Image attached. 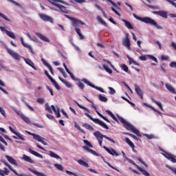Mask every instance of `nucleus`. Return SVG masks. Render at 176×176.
<instances>
[{"label":"nucleus","mask_w":176,"mask_h":176,"mask_svg":"<svg viewBox=\"0 0 176 176\" xmlns=\"http://www.w3.org/2000/svg\"><path fill=\"white\" fill-rule=\"evenodd\" d=\"M118 120H120V122L122 124H124V127L126 130H129V131H131L134 134H136V135H138V137H141V133H140V131H138V129L135 128L133 124H130L129 122L126 121V120H124L123 118H122L119 116H118Z\"/></svg>","instance_id":"f257e3e1"},{"label":"nucleus","mask_w":176,"mask_h":176,"mask_svg":"<svg viewBox=\"0 0 176 176\" xmlns=\"http://www.w3.org/2000/svg\"><path fill=\"white\" fill-rule=\"evenodd\" d=\"M133 16L137 20H140V21H142V23H145V24H150V25H154V27H155V28H157V30H163V28L160 26L159 24H157L156 21H155L154 19H152L150 17L146 16L142 18L137 16V14H133Z\"/></svg>","instance_id":"f03ea898"},{"label":"nucleus","mask_w":176,"mask_h":176,"mask_svg":"<svg viewBox=\"0 0 176 176\" xmlns=\"http://www.w3.org/2000/svg\"><path fill=\"white\" fill-rule=\"evenodd\" d=\"M48 2H50V3H52V5H54V6H56V8H58L60 12H62V13H66L67 14L69 13V10L67 9V7L61 4L57 3H64V2L62 0H48Z\"/></svg>","instance_id":"7ed1b4c3"},{"label":"nucleus","mask_w":176,"mask_h":176,"mask_svg":"<svg viewBox=\"0 0 176 176\" xmlns=\"http://www.w3.org/2000/svg\"><path fill=\"white\" fill-rule=\"evenodd\" d=\"M94 137H96V140L98 141V144H99L100 146H102L103 138H105L108 141H110V142H113V144H116L115 140H113V139H111L105 135L101 134L100 131L94 132Z\"/></svg>","instance_id":"20e7f679"},{"label":"nucleus","mask_w":176,"mask_h":176,"mask_svg":"<svg viewBox=\"0 0 176 176\" xmlns=\"http://www.w3.org/2000/svg\"><path fill=\"white\" fill-rule=\"evenodd\" d=\"M85 116H87V118H89V119H90V120H92V122H94L96 124H99V126H101V127H103V129H106V130L109 129V127H108L107 125L104 123V122L100 120V119L93 118V117H91V116H90V114H89V113H85Z\"/></svg>","instance_id":"39448f33"},{"label":"nucleus","mask_w":176,"mask_h":176,"mask_svg":"<svg viewBox=\"0 0 176 176\" xmlns=\"http://www.w3.org/2000/svg\"><path fill=\"white\" fill-rule=\"evenodd\" d=\"M65 16H66L67 19H69V20H71L72 21V27H74L75 28H78V27H80V25H85V23L82 21L74 18L72 16H69V15L65 14Z\"/></svg>","instance_id":"423d86ee"},{"label":"nucleus","mask_w":176,"mask_h":176,"mask_svg":"<svg viewBox=\"0 0 176 176\" xmlns=\"http://www.w3.org/2000/svg\"><path fill=\"white\" fill-rule=\"evenodd\" d=\"M27 133H28V134H29V135H32L33 139H34L35 141H38V142H41V144H43V145H47V143L46 142V141H47V140H46L45 138H42V136H41L39 135L32 133L29 131H28Z\"/></svg>","instance_id":"0eeeda50"},{"label":"nucleus","mask_w":176,"mask_h":176,"mask_svg":"<svg viewBox=\"0 0 176 176\" xmlns=\"http://www.w3.org/2000/svg\"><path fill=\"white\" fill-rule=\"evenodd\" d=\"M82 82L87 85L88 86H90L91 87H93V89H96V90H98L101 93H104V89L100 87H97L94 85H93L91 82H90L87 79L83 78L82 80Z\"/></svg>","instance_id":"6e6552de"},{"label":"nucleus","mask_w":176,"mask_h":176,"mask_svg":"<svg viewBox=\"0 0 176 176\" xmlns=\"http://www.w3.org/2000/svg\"><path fill=\"white\" fill-rule=\"evenodd\" d=\"M7 52H8V54H10V56L14 60H17L18 61H20V60L21 59V56H20V54L14 52V51L10 50L9 48H7Z\"/></svg>","instance_id":"1a4fd4ad"},{"label":"nucleus","mask_w":176,"mask_h":176,"mask_svg":"<svg viewBox=\"0 0 176 176\" xmlns=\"http://www.w3.org/2000/svg\"><path fill=\"white\" fill-rule=\"evenodd\" d=\"M21 42L24 47H26V49H28L30 50V53L32 54H35V52H34V48H32V46L30 45V44H27L24 42V38L23 37H21Z\"/></svg>","instance_id":"9d476101"},{"label":"nucleus","mask_w":176,"mask_h":176,"mask_svg":"<svg viewBox=\"0 0 176 176\" xmlns=\"http://www.w3.org/2000/svg\"><path fill=\"white\" fill-rule=\"evenodd\" d=\"M135 91L137 94L140 97L141 100L144 98V91L140 87V86L135 85Z\"/></svg>","instance_id":"9b49d317"},{"label":"nucleus","mask_w":176,"mask_h":176,"mask_svg":"<svg viewBox=\"0 0 176 176\" xmlns=\"http://www.w3.org/2000/svg\"><path fill=\"white\" fill-rule=\"evenodd\" d=\"M39 17L41 18L43 21H50V23H53V18L45 14H40Z\"/></svg>","instance_id":"f8f14e48"},{"label":"nucleus","mask_w":176,"mask_h":176,"mask_svg":"<svg viewBox=\"0 0 176 176\" xmlns=\"http://www.w3.org/2000/svg\"><path fill=\"white\" fill-rule=\"evenodd\" d=\"M153 14H158L161 17L164 19H167V12L166 11L160 10V11H154L153 12Z\"/></svg>","instance_id":"ddd939ff"},{"label":"nucleus","mask_w":176,"mask_h":176,"mask_svg":"<svg viewBox=\"0 0 176 176\" xmlns=\"http://www.w3.org/2000/svg\"><path fill=\"white\" fill-rule=\"evenodd\" d=\"M6 159H7L8 162L10 163V164H12L13 166H17V162H16V160L13 158L12 156L10 155H5Z\"/></svg>","instance_id":"4468645a"},{"label":"nucleus","mask_w":176,"mask_h":176,"mask_svg":"<svg viewBox=\"0 0 176 176\" xmlns=\"http://www.w3.org/2000/svg\"><path fill=\"white\" fill-rule=\"evenodd\" d=\"M92 107L95 109L97 115H98V116H100V118H102V119L104 120L105 122H107V123H110L111 121H109L108 120V118H107L105 116H104L102 114H101L100 112H98V111H97V107L94 105H92Z\"/></svg>","instance_id":"2eb2a0df"},{"label":"nucleus","mask_w":176,"mask_h":176,"mask_svg":"<svg viewBox=\"0 0 176 176\" xmlns=\"http://www.w3.org/2000/svg\"><path fill=\"white\" fill-rule=\"evenodd\" d=\"M123 45L124 46H126V47H127V49H129V50H130V49H131V44H130V38H129V36H126L125 39L123 41Z\"/></svg>","instance_id":"dca6fc26"},{"label":"nucleus","mask_w":176,"mask_h":176,"mask_svg":"<svg viewBox=\"0 0 176 176\" xmlns=\"http://www.w3.org/2000/svg\"><path fill=\"white\" fill-rule=\"evenodd\" d=\"M30 153H31L32 155H34V156H36V157H39L40 159H43V155H42L41 154H39V153L29 148Z\"/></svg>","instance_id":"f3484780"},{"label":"nucleus","mask_w":176,"mask_h":176,"mask_svg":"<svg viewBox=\"0 0 176 176\" xmlns=\"http://www.w3.org/2000/svg\"><path fill=\"white\" fill-rule=\"evenodd\" d=\"M24 60L25 63H26L28 65H30V67H32L33 69H36V67H35V64L34 63V62H32V60H31L30 59H26L25 58H24Z\"/></svg>","instance_id":"a211bd4d"},{"label":"nucleus","mask_w":176,"mask_h":176,"mask_svg":"<svg viewBox=\"0 0 176 176\" xmlns=\"http://www.w3.org/2000/svg\"><path fill=\"white\" fill-rule=\"evenodd\" d=\"M36 35L40 38V39H41V41H43L44 42H50V40H49V38H47L46 36H43L42 34L41 33H36Z\"/></svg>","instance_id":"6ab92c4d"},{"label":"nucleus","mask_w":176,"mask_h":176,"mask_svg":"<svg viewBox=\"0 0 176 176\" xmlns=\"http://www.w3.org/2000/svg\"><path fill=\"white\" fill-rule=\"evenodd\" d=\"M22 159L24 160L25 162H28V163H31L32 164H34V160L31 159V157H28V155H23Z\"/></svg>","instance_id":"aec40b11"},{"label":"nucleus","mask_w":176,"mask_h":176,"mask_svg":"<svg viewBox=\"0 0 176 176\" xmlns=\"http://www.w3.org/2000/svg\"><path fill=\"white\" fill-rule=\"evenodd\" d=\"M122 21L124 23L125 27H126V28H128L129 30H133V25H131L130 22L125 19H123Z\"/></svg>","instance_id":"412c9836"},{"label":"nucleus","mask_w":176,"mask_h":176,"mask_svg":"<svg viewBox=\"0 0 176 176\" xmlns=\"http://www.w3.org/2000/svg\"><path fill=\"white\" fill-rule=\"evenodd\" d=\"M165 86H166L167 90H168V91L172 92L173 94H176L175 89L171 85H170L169 84H166Z\"/></svg>","instance_id":"4be33fe9"},{"label":"nucleus","mask_w":176,"mask_h":176,"mask_svg":"<svg viewBox=\"0 0 176 176\" xmlns=\"http://www.w3.org/2000/svg\"><path fill=\"white\" fill-rule=\"evenodd\" d=\"M125 142H126V144H128V145H129V146H131V148H132V149H134V148H135L134 143H133V142H131V140H130L129 138H125Z\"/></svg>","instance_id":"5701e85b"},{"label":"nucleus","mask_w":176,"mask_h":176,"mask_svg":"<svg viewBox=\"0 0 176 176\" xmlns=\"http://www.w3.org/2000/svg\"><path fill=\"white\" fill-rule=\"evenodd\" d=\"M5 32L8 35V36H10V38H12V39H16V36L12 32H10L9 30H5Z\"/></svg>","instance_id":"b1692460"},{"label":"nucleus","mask_w":176,"mask_h":176,"mask_svg":"<svg viewBox=\"0 0 176 176\" xmlns=\"http://www.w3.org/2000/svg\"><path fill=\"white\" fill-rule=\"evenodd\" d=\"M144 105L146 107H148V108H151V109H152V111H154V112H157V113H159V115H162V112H160L157 109H155V107H153V106L148 104V103H144Z\"/></svg>","instance_id":"393cba45"},{"label":"nucleus","mask_w":176,"mask_h":176,"mask_svg":"<svg viewBox=\"0 0 176 176\" xmlns=\"http://www.w3.org/2000/svg\"><path fill=\"white\" fill-rule=\"evenodd\" d=\"M106 113H108V115H109L111 118H112V119L115 120V122H119L118 120V118H116V117L115 116V115L113 114L112 111L109 110H106Z\"/></svg>","instance_id":"a878e982"},{"label":"nucleus","mask_w":176,"mask_h":176,"mask_svg":"<svg viewBox=\"0 0 176 176\" xmlns=\"http://www.w3.org/2000/svg\"><path fill=\"white\" fill-rule=\"evenodd\" d=\"M49 155L51 157H54V159H61L58 155L56 154V153L53 151H50Z\"/></svg>","instance_id":"bb28decb"},{"label":"nucleus","mask_w":176,"mask_h":176,"mask_svg":"<svg viewBox=\"0 0 176 176\" xmlns=\"http://www.w3.org/2000/svg\"><path fill=\"white\" fill-rule=\"evenodd\" d=\"M82 127H85V129H87V130H89L91 131H93V130H94V128H93V126H91V125H90L87 123L83 124Z\"/></svg>","instance_id":"cd10ccee"},{"label":"nucleus","mask_w":176,"mask_h":176,"mask_svg":"<svg viewBox=\"0 0 176 176\" xmlns=\"http://www.w3.org/2000/svg\"><path fill=\"white\" fill-rule=\"evenodd\" d=\"M77 162L80 166H83L84 167H89V164H87V162H85L82 160H77Z\"/></svg>","instance_id":"c85d7f7f"},{"label":"nucleus","mask_w":176,"mask_h":176,"mask_svg":"<svg viewBox=\"0 0 176 176\" xmlns=\"http://www.w3.org/2000/svg\"><path fill=\"white\" fill-rule=\"evenodd\" d=\"M21 119H22V120L23 122H25V123H27L28 124H31V120H30V118H28V117L25 116H22V117H21Z\"/></svg>","instance_id":"c756f323"},{"label":"nucleus","mask_w":176,"mask_h":176,"mask_svg":"<svg viewBox=\"0 0 176 176\" xmlns=\"http://www.w3.org/2000/svg\"><path fill=\"white\" fill-rule=\"evenodd\" d=\"M75 31L76 34L78 35V36H80V39H85V36H83V35L80 32V29L76 28Z\"/></svg>","instance_id":"7c9ffc66"},{"label":"nucleus","mask_w":176,"mask_h":176,"mask_svg":"<svg viewBox=\"0 0 176 176\" xmlns=\"http://www.w3.org/2000/svg\"><path fill=\"white\" fill-rule=\"evenodd\" d=\"M101 157H102L103 162L104 163H106V164L108 165L109 167H110L111 168H113V170H116V171H119V170H118L116 168L113 167V166L111 165V164L109 162H106L105 158L104 157L102 156Z\"/></svg>","instance_id":"2f4dec72"},{"label":"nucleus","mask_w":176,"mask_h":176,"mask_svg":"<svg viewBox=\"0 0 176 176\" xmlns=\"http://www.w3.org/2000/svg\"><path fill=\"white\" fill-rule=\"evenodd\" d=\"M74 126L76 127V129H77V130H79L80 133H82L83 134H86V132H85V131L80 128L79 124H78V122H74Z\"/></svg>","instance_id":"473e14b6"},{"label":"nucleus","mask_w":176,"mask_h":176,"mask_svg":"<svg viewBox=\"0 0 176 176\" xmlns=\"http://www.w3.org/2000/svg\"><path fill=\"white\" fill-rule=\"evenodd\" d=\"M50 82H52V83L54 85L57 90H60L61 89V87H60V85H58L57 82H56V80H54V78H53Z\"/></svg>","instance_id":"72a5a7b5"},{"label":"nucleus","mask_w":176,"mask_h":176,"mask_svg":"<svg viewBox=\"0 0 176 176\" xmlns=\"http://www.w3.org/2000/svg\"><path fill=\"white\" fill-rule=\"evenodd\" d=\"M98 98H99L100 101H101L102 102H107L108 101V98H107V97L103 96L101 94H100L98 96Z\"/></svg>","instance_id":"f704fd0d"},{"label":"nucleus","mask_w":176,"mask_h":176,"mask_svg":"<svg viewBox=\"0 0 176 176\" xmlns=\"http://www.w3.org/2000/svg\"><path fill=\"white\" fill-rule=\"evenodd\" d=\"M139 171H140V173H142L143 174V175H145V176H151V174H149V173H148V171L142 169L141 167L139 168Z\"/></svg>","instance_id":"c9c22d12"},{"label":"nucleus","mask_w":176,"mask_h":176,"mask_svg":"<svg viewBox=\"0 0 176 176\" xmlns=\"http://www.w3.org/2000/svg\"><path fill=\"white\" fill-rule=\"evenodd\" d=\"M54 166L57 168V170H59V171H64V166H63V165L55 164Z\"/></svg>","instance_id":"e433bc0d"},{"label":"nucleus","mask_w":176,"mask_h":176,"mask_svg":"<svg viewBox=\"0 0 176 176\" xmlns=\"http://www.w3.org/2000/svg\"><path fill=\"white\" fill-rule=\"evenodd\" d=\"M97 20H98V21H99V23H100V24H102L103 25L107 27V22H105L104 20H102V17H100V16H98Z\"/></svg>","instance_id":"4c0bfd02"},{"label":"nucleus","mask_w":176,"mask_h":176,"mask_svg":"<svg viewBox=\"0 0 176 176\" xmlns=\"http://www.w3.org/2000/svg\"><path fill=\"white\" fill-rule=\"evenodd\" d=\"M152 101H153V102H155V104H156L159 107V108L161 109V111H164L163 110V105L162 104V103L157 102L154 98H152Z\"/></svg>","instance_id":"58836bf2"},{"label":"nucleus","mask_w":176,"mask_h":176,"mask_svg":"<svg viewBox=\"0 0 176 176\" xmlns=\"http://www.w3.org/2000/svg\"><path fill=\"white\" fill-rule=\"evenodd\" d=\"M152 101H153V102H155V104H156L159 107V108L161 109V111H164L163 110V105L162 104V103L157 102L154 98H152Z\"/></svg>","instance_id":"ea45409f"},{"label":"nucleus","mask_w":176,"mask_h":176,"mask_svg":"<svg viewBox=\"0 0 176 176\" xmlns=\"http://www.w3.org/2000/svg\"><path fill=\"white\" fill-rule=\"evenodd\" d=\"M103 68L106 71V72H108V74H112V69L108 67L107 65H103Z\"/></svg>","instance_id":"a19ab883"},{"label":"nucleus","mask_w":176,"mask_h":176,"mask_svg":"<svg viewBox=\"0 0 176 176\" xmlns=\"http://www.w3.org/2000/svg\"><path fill=\"white\" fill-rule=\"evenodd\" d=\"M45 67H47V68H48V69L50 70L52 75H54V73L53 72V68L52 67V66H50V65L49 63H45Z\"/></svg>","instance_id":"79ce46f5"},{"label":"nucleus","mask_w":176,"mask_h":176,"mask_svg":"<svg viewBox=\"0 0 176 176\" xmlns=\"http://www.w3.org/2000/svg\"><path fill=\"white\" fill-rule=\"evenodd\" d=\"M121 68L123 69V71H124V72H129V67H127L126 64H122L121 65Z\"/></svg>","instance_id":"37998d69"},{"label":"nucleus","mask_w":176,"mask_h":176,"mask_svg":"<svg viewBox=\"0 0 176 176\" xmlns=\"http://www.w3.org/2000/svg\"><path fill=\"white\" fill-rule=\"evenodd\" d=\"M15 135L19 138V140H21V141H25V139L23 137V135L21 133H15Z\"/></svg>","instance_id":"c03bdc74"},{"label":"nucleus","mask_w":176,"mask_h":176,"mask_svg":"<svg viewBox=\"0 0 176 176\" xmlns=\"http://www.w3.org/2000/svg\"><path fill=\"white\" fill-rule=\"evenodd\" d=\"M167 168H168L169 170H170V171H172L173 173H174V174L176 175V168H174L173 166H170L168 165H166Z\"/></svg>","instance_id":"a18cd8bd"},{"label":"nucleus","mask_w":176,"mask_h":176,"mask_svg":"<svg viewBox=\"0 0 176 176\" xmlns=\"http://www.w3.org/2000/svg\"><path fill=\"white\" fill-rule=\"evenodd\" d=\"M27 36H28V38H30L31 41H33V42H36V41H38V39L35 36H31V35H30V33L27 34Z\"/></svg>","instance_id":"49530a36"},{"label":"nucleus","mask_w":176,"mask_h":176,"mask_svg":"<svg viewBox=\"0 0 176 176\" xmlns=\"http://www.w3.org/2000/svg\"><path fill=\"white\" fill-rule=\"evenodd\" d=\"M45 109L49 112L50 113H53V111H52V108L50 106H49L47 104H45Z\"/></svg>","instance_id":"de8ad7c7"},{"label":"nucleus","mask_w":176,"mask_h":176,"mask_svg":"<svg viewBox=\"0 0 176 176\" xmlns=\"http://www.w3.org/2000/svg\"><path fill=\"white\" fill-rule=\"evenodd\" d=\"M84 144H85V145H87V146H89V148H93V145H91V143H90V142H89L87 140H83Z\"/></svg>","instance_id":"09e8293b"},{"label":"nucleus","mask_w":176,"mask_h":176,"mask_svg":"<svg viewBox=\"0 0 176 176\" xmlns=\"http://www.w3.org/2000/svg\"><path fill=\"white\" fill-rule=\"evenodd\" d=\"M14 112H15L16 113V115H18V116H20V118H22L24 115V114H23V113H21L20 111H19L17 109H14Z\"/></svg>","instance_id":"8fccbe9b"},{"label":"nucleus","mask_w":176,"mask_h":176,"mask_svg":"<svg viewBox=\"0 0 176 176\" xmlns=\"http://www.w3.org/2000/svg\"><path fill=\"white\" fill-rule=\"evenodd\" d=\"M78 107H79V108H80V109H84V111H86L87 112L90 113V110H89V109L85 107L84 106H82L79 104H77Z\"/></svg>","instance_id":"3c124183"},{"label":"nucleus","mask_w":176,"mask_h":176,"mask_svg":"<svg viewBox=\"0 0 176 176\" xmlns=\"http://www.w3.org/2000/svg\"><path fill=\"white\" fill-rule=\"evenodd\" d=\"M64 85H65L66 87H67L69 89H71L72 87V85L69 83L68 81L65 80L63 82Z\"/></svg>","instance_id":"603ef678"},{"label":"nucleus","mask_w":176,"mask_h":176,"mask_svg":"<svg viewBox=\"0 0 176 176\" xmlns=\"http://www.w3.org/2000/svg\"><path fill=\"white\" fill-rule=\"evenodd\" d=\"M44 72H45L46 76L48 78V79L51 81L53 79V77H52V76H50V74H49V72H47V70H45Z\"/></svg>","instance_id":"864d4df0"},{"label":"nucleus","mask_w":176,"mask_h":176,"mask_svg":"<svg viewBox=\"0 0 176 176\" xmlns=\"http://www.w3.org/2000/svg\"><path fill=\"white\" fill-rule=\"evenodd\" d=\"M147 57L149 58L151 60H153V61L157 63V58H156V57H155L152 55H148Z\"/></svg>","instance_id":"5fc2aeb1"},{"label":"nucleus","mask_w":176,"mask_h":176,"mask_svg":"<svg viewBox=\"0 0 176 176\" xmlns=\"http://www.w3.org/2000/svg\"><path fill=\"white\" fill-rule=\"evenodd\" d=\"M0 17H2V19H4V20H6V21H10V19L8 18L5 14L0 12Z\"/></svg>","instance_id":"6e6d98bb"},{"label":"nucleus","mask_w":176,"mask_h":176,"mask_svg":"<svg viewBox=\"0 0 176 176\" xmlns=\"http://www.w3.org/2000/svg\"><path fill=\"white\" fill-rule=\"evenodd\" d=\"M9 2H11L12 3H14V5H16V6H19V8H21V5L20 3H17V1H14V0H8Z\"/></svg>","instance_id":"4d7b16f0"},{"label":"nucleus","mask_w":176,"mask_h":176,"mask_svg":"<svg viewBox=\"0 0 176 176\" xmlns=\"http://www.w3.org/2000/svg\"><path fill=\"white\" fill-rule=\"evenodd\" d=\"M164 156H165V157H166V159L168 160H170L171 159V157L173 156V155L169 154L168 153H165V154H164Z\"/></svg>","instance_id":"13d9d810"},{"label":"nucleus","mask_w":176,"mask_h":176,"mask_svg":"<svg viewBox=\"0 0 176 176\" xmlns=\"http://www.w3.org/2000/svg\"><path fill=\"white\" fill-rule=\"evenodd\" d=\"M78 86L81 89V90H83V89H85V85L82 82H78Z\"/></svg>","instance_id":"bf43d9fd"},{"label":"nucleus","mask_w":176,"mask_h":176,"mask_svg":"<svg viewBox=\"0 0 176 176\" xmlns=\"http://www.w3.org/2000/svg\"><path fill=\"white\" fill-rule=\"evenodd\" d=\"M161 69L165 74H166V72H167V71H166V64L163 63V64L161 65Z\"/></svg>","instance_id":"052dcab7"},{"label":"nucleus","mask_w":176,"mask_h":176,"mask_svg":"<svg viewBox=\"0 0 176 176\" xmlns=\"http://www.w3.org/2000/svg\"><path fill=\"white\" fill-rule=\"evenodd\" d=\"M37 102H38V104H43L45 102V99L42 98H39L37 99Z\"/></svg>","instance_id":"680f3d73"},{"label":"nucleus","mask_w":176,"mask_h":176,"mask_svg":"<svg viewBox=\"0 0 176 176\" xmlns=\"http://www.w3.org/2000/svg\"><path fill=\"white\" fill-rule=\"evenodd\" d=\"M110 155H112V156H115V155L116 156H118V153H116V151L113 148H111Z\"/></svg>","instance_id":"e2e57ef3"},{"label":"nucleus","mask_w":176,"mask_h":176,"mask_svg":"<svg viewBox=\"0 0 176 176\" xmlns=\"http://www.w3.org/2000/svg\"><path fill=\"white\" fill-rule=\"evenodd\" d=\"M144 137H146V138L148 140H152V138H153V135H149V134L144 133Z\"/></svg>","instance_id":"0e129e2a"},{"label":"nucleus","mask_w":176,"mask_h":176,"mask_svg":"<svg viewBox=\"0 0 176 176\" xmlns=\"http://www.w3.org/2000/svg\"><path fill=\"white\" fill-rule=\"evenodd\" d=\"M109 89L110 90L109 93L111 94H115V93H116V91L113 88L111 87H109Z\"/></svg>","instance_id":"69168bd1"},{"label":"nucleus","mask_w":176,"mask_h":176,"mask_svg":"<svg viewBox=\"0 0 176 176\" xmlns=\"http://www.w3.org/2000/svg\"><path fill=\"white\" fill-rule=\"evenodd\" d=\"M9 173H10V171H9L8 168H4V170H3L4 176L8 175L9 174Z\"/></svg>","instance_id":"338daca9"},{"label":"nucleus","mask_w":176,"mask_h":176,"mask_svg":"<svg viewBox=\"0 0 176 176\" xmlns=\"http://www.w3.org/2000/svg\"><path fill=\"white\" fill-rule=\"evenodd\" d=\"M66 173L68 174V175H74V176H78L76 173H74L69 170H66Z\"/></svg>","instance_id":"774afa93"}]
</instances>
